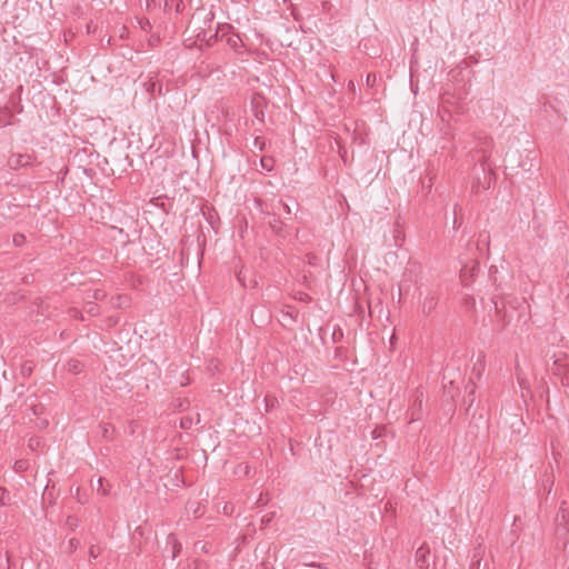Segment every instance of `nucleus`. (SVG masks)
I'll list each match as a JSON object with an SVG mask.
<instances>
[{"label":"nucleus","instance_id":"obj_1","mask_svg":"<svg viewBox=\"0 0 569 569\" xmlns=\"http://www.w3.org/2000/svg\"><path fill=\"white\" fill-rule=\"evenodd\" d=\"M495 317L498 326L507 328L515 319L519 320L525 311L523 302L516 298H493Z\"/></svg>","mask_w":569,"mask_h":569},{"label":"nucleus","instance_id":"obj_2","mask_svg":"<svg viewBox=\"0 0 569 569\" xmlns=\"http://www.w3.org/2000/svg\"><path fill=\"white\" fill-rule=\"evenodd\" d=\"M423 391L417 388L413 392L410 407L408 409L409 422L419 421L422 418Z\"/></svg>","mask_w":569,"mask_h":569},{"label":"nucleus","instance_id":"obj_3","mask_svg":"<svg viewBox=\"0 0 569 569\" xmlns=\"http://www.w3.org/2000/svg\"><path fill=\"white\" fill-rule=\"evenodd\" d=\"M550 370L555 376L560 378L563 386L569 387V361L567 359H556Z\"/></svg>","mask_w":569,"mask_h":569},{"label":"nucleus","instance_id":"obj_4","mask_svg":"<svg viewBox=\"0 0 569 569\" xmlns=\"http://www.w3.org/2000/svg\"><path fill=\"white\" fill-rule=\"evenodd\" d=\"M32 161H33V158L30 154L14 153L8 158L7 163L10 169L18 170L20 168L30 166L32 163Z\"/></svg>","mask_w":569,"mask_h":569},{"label":"nucleus","instance_id":"obj_5","mask_svg":"<svg viewBox=\"0 0 569 569\" xmlns=\"http://www.w3.org/2000/svg\"><path fill=\"white\" fill-rule=\"evenodd\" d=\"M271 210L273 211V216L278 217H290L292 214L291 207L284 202L282 199L277 200L271 204Z\"/></svg>","mask_w":569,"mask_h":569},{"label":"nucleus","instance_id":"obj_6","mask_svg":"<svg viewBox=\"0 0 569 569\" xmlns=\"http://www.w3.org/2000/svg\"><path fill=\"white\" fill-rule=\"evenodd\" d=\"M479 270V263L475 261L471 267L465 264L460 270V278L463 286H469L472 281L475 273Z\"/></svg>","mask_w":569,"mask_h":569},{"label":"nucleus","instance_id":"obj_7","mask_svg":"<svg viewBox=\"0 0 569 569\" xmlns=\"http://www.w3.org/2000/svg\"><path fill=\"white\" fill-rule=\"evenodd\" d=\"M482 173H483V181H481L480 178H477V184L473 183L472 188H479L481 187L482 189H487L489 188L490 186V180H491V170L489 168H487V163H486V160H482L479 164Z\"/></svg>","mask_w":569,"mask_h":569},{"label":"nucleus","instance_id":"obj_8","mask_svg":"<svg viewBox=\"0 0 569 569\" xmlns=\"http://www.w3.org/2000/svg\"><path fill=\"white\" fill-rule=\"evenodd\" d=\"M232 30H233V28L229 23L218 24L216 33L213 34V39L214 40L223 39V38L227 39L231 33H233Z\"/></svg>","mask_w":569,"mask_h":569},{"label":"nucleus","instance_id":"obj_9","mask_svg":"<svg viewBox=\"0 0 569 569\" xmlns=\"http://www.w3.org/2000/svg\"><path fill=\"white\" fill-rule=\"evenodd\" d=\"M13 120V113L9 107H0V128L10 126Z\"/></svg>","mask_w":569,"mask_h":569},{"label":"nucleus","instance_id":"obj_10","mask_svg":"<svg viewBox=\"0 0 569 569\" xmlns=\"http://www.w3.org/2000/svg\"><path fill=\"white\" fill-rule=\"evenodd\" d=\"M437 306V298L435 295L430 293L428 295L422 305V311L427 315H429Z\"/></svg>","mask_w":569,"mask_h":569},{"label":"nucleus","instance_id":"obj_11","mask_svg":"<svg viewBox=\"0 0 569 569\" xmlns=\"http://www.w3.org/2000/svg\"><path fill=\"white\" fill-rule=\"evenodd\" d=\"M168 543L172 545V559H174L181 551V543L172 533L168 536Z\"/></svg>","mask_w":569,"mask_h":569},{"label":"nucleus","instance_id":"obj_12","mask_svg":"<svg viewBox=\"0 0 569 569\" xmlns=\"http://www.w3.org/2000/svg\"><path fill=\"white\" fill-rule=\"evenodd\" d=\"M568 517H569V512L565 508V502H562L560 508H559V511L557 513L556 522L557 523H568Z\"/></svg>","mask_w":569,"mask_h":569},{"label":"nucleus","instance_id":"obj_13","mask_svg":"<svg viewBox=\"0 0 569 569\" xmlns=\"http://www.w3.org/2000/svg\"><path fill=\"white\" fill-rule=\"evenodd\" d=\"M556 535L558 538L567 540L569 537L568 523H557Z\"/></svg>","mask_w":569,"mask_h":569},{"label":"nucleus","instance_id":"obj_14","mask_svg":"<svg viewBox=\"0 0 569 569\" xmlns=\"http://www.w3.org/2000/svg\"><path fill=\"white\" fill-rule=\"evenodd\" d=\"M270 214H271L272 219L269 220V224L273 231L279 233L281 231L282 224H283V222L281 221V217L273 216V212Z\"/></svg>","mask_w":569,"mask_h":569},{"label":"nucleus","instance_id":"obj_15","mask_svg":"<svg viewBox=\"0 0 569 569\" xmlns=\"http://www.w3.org/2000/svg\"><path fill=\"white\" fill-rule=\"evenodd\" d=\"M227 43L232 48V49H238L242 41L240 39V37L237 34V33H231L227 39H226Z\"/></svg>","mask_w":569,"mask_h":569},{"label":"nucleus","instance_id":"obj_16","mask_svg":"<svg viewBox=\"0 0 569 569\" xmlns=\"http://www.w3.org/2000/svg\"><path fill=\"white\" fill-rule=\"evenodd\" d=\"M428 552L429 550L426 549L425 547H420L416 551V560L418 563H420V567H422V565L426 562V556L428 555Z\"/></svg>","mask_w":569,"mask_h":569},{"label":"nucleus","instance_id":"obj_17","mask_svg":"<svg viewBox=\"0 0 569 569\" xmlns=\"http://www.w3.org/2000/svg\"><path fill=\"white\" fill-rule=\"evenodd\" d=\"M12 242L16 247H21L26 242V237L21 233H16L12 238Z\"/></svg>","mask_w":569,"mask_h":569},{"label":"nucleus","instance_id":"obj_18","mask_svg":"<svg viewBox=\"0 0 569 569\" xmlns=\"http://www.w3.org/2000/svg\"><path fill=\"white\" fill-rule=\"evenodd\" d=\"M264 146H266V142L261 137H256L253 139V147L257 148L259 151H263Z\"/></svg>","mask_w":569,"mask_h":569},{"label":"nucleus","instance_id":"obj_19","mask_svg":"<svg viewBox=\"0 0 569 569\" xmlns=\"http://www.w3.org/2000/svg\"><path fill=\"white\" fill-rule=\"evenodd\" d=\"M256 106H254V116L256 118L260 121V122H263V119H264V112L263 110L261 109H258V102H254Z\"/></svg>","mask_w":569,"mask_h":569},{"label":"nucleus","instance_id":"obj_20","mask_svg":"<svg viewBox=\"0 0 569 569\" xmlns=\"http://www.w3.org/2000/svg\"><path fill=\"white\" fill-rule=\"evenodd\" d=\"M192 425V419L191 418H188V417H184V418H181L180 420V427L182 429H189Z\"/></svg>","mask_w":569,"mask_h":569},{"label":"nucleus","instance_id":"obj_21","mask_svg":"<svg viewBox=\"0 0 569 569\" xmlns=\"http://www.w3.org/2000/svg\"><path fill=\"white\" fill-rule=\"evenodd\" d=\"M99 555H100V549L97 546H91L89 549L90 558L96 559V558H98Z\"/></svg>","mask_w":569,"mask_h":569},{"label":"nucleus","instance_id":"obj_22","mask_svg":"<svg viewBox=\"0 0 569 569\" xmlns=\"http://www.w3.org/2000/svg\"><path fill=\"white\" fill-rule=\"evenodd\" d=\"M376 80H377L376 74H373V73H369V74L367 76V78H366V83H367V86L372 87V86H375Z\"/></svg>","mask_w":569,"mask_h":569},{"label":"nucleus","instance_id":"obj_23","mask_svg":"<svg viewBox=\"0 0 569 569\" xmlns=\"http://www.w3.org/2000/svg\"><path fill=\"white\" fill-rule=\"evenodd\" d=\"M260 162H261L262 168H264L266 170L270 171L272 169V167L270 164V162H271L270 159L262 158Z\"/></svg>","mask_w":569,"mask_h":569},{"label":"nucleus","instance_id":"obj_24","mask_svg":"<svg viewBox=\"0 0 569 569\" xmlns=\"http://www.w3.org/2000/svg\"><path fill=\"white\" fill-rule=\"evenodd\" d=\"M98 488H97V491L102 493V495H107L108 493V490L103 488V479L102 478H99L98 480Z\"/></svg>","mask_w":569,"mask_h":569},{"label":"nucleus","instance_id":"obj_25","mask_svg":"<svg viewBox=\"0 0 569 569\" xmlns=\"http://www.w3.org/2000/svg\"><path fill=\"white\" fill-rule=\"evenodd\" d=\"M6 496H8L7 490L4 488H0V505H6Z\"/></svg>","mask_w":569,"mask_h":569},{"label":"nucleus","instance_id":"obj_26","mask_svg":"<svg viewBox=\"0 0 569 569\" xmlns=\"http://www.w3.org/2000/svg\"><path fill=\"white\" fill-rule=\"evenodd\" d=\"M79 541L77 539H70L69 541V550L73 551L78 548Z\"/></svg>","mask_w":569,"mask_h":569},{"label":"nucleus","instance_id":"obj_27","mask_svg":"<svg viewBox=\"0 0 569 569\" xmlns=\"http://www.w3.org/2000/svg\"><path fill=\"white\" fill-rule=\"evenodd\" d=\"M479 240L482 241L485 244L489 243V234L488 233H480Z\"/></svg>","mask_w":569,"mask_h":569},{"label":"nucleus","instance_id":"obj_28","mask_svg":"<svg viewBox=\"0 0 569 569\" xmlns=\"http://www.w3.org/2000/svg\"><path fill=\"white\" fill-rule=\"evenodd\" d=\"M517 378H518V382L521 386V388H525V379L521 377L518 369H517Z\"/></svg>","mask_w":569,"mask_h":569},{"label":"nucleus","instance_id":"obj_29","mask_svg":"<svg viewBox=\"0 0 569 569\" xmlns=\"http://www.w3.org/2000/svg\"><path fill=\"white\" fill-rule=\"evenodd\" d=\"M266 406H267V411L269 410V406H273V400H270L268 397L266 398Z\"/></svg>","mask_w":569,"mask_h":569},{"label":"nucleus","instance_id":"obj_30","mask_svg":"<svg viewBox=\"0 0 569 569\" xmlns=\"http://www.w3.org/2000/svg\"><path fill=\"white\" fill-rule=\"evenodd\" d=\"M38 445H39L38 440H33V439L30 440V447L31 448L37 447Z\"/></svg>","mask_w":569,"mask_h":569},{"label":"nucleus","instance_id":"obj_31","mask_svg":"<svg viewBox=\"0 0 569 569\" xmlns=\"http://www.w3.org/2000/svg\"><path fill=\"white\" fill-rule=\"evenodd\" d=\"M38 445H39L38 440H33V439L30 440V447L31 448L37 447Z\"/></svg>","mask_w":569,"mask_h":569},{"label":"nucleus","instance_id":"obj_32","mask_svg":"<svg viewBox=\"0 0 569 569\" xmlns=\"http://www.w3.org/2000/svg\"><path fill=\"white\" fill-rule=\"evenodd\" d=\"M237 278H238V281L241 282L242 286H244V283L242 282L241 271L237 274Z\"/></svg>","mask_w":569,"mask_h":569},{"label":"nucleus","instance_id":"obj_33","mask_svg":"<svg viewBox=\"0 0 569 569\" xmlns=\"http://www.w3.org/2000/svg\"><path fill=\"white\" fill-rule=\"evenodd\" d=\"M154 87H156V83L153 82V83H151V86L148 88V90L153 91V90H154Z\"/></svg>","mask_w":569,"mask_h":569},{"label":"nucleus","instance_id":"obj_34","mask_svg":"<svg viewBox=\"0 0 569 569\" xmlns=\"http://www.w3.org/2000/svg\"><path fill=\"white\" fill-rule=\"evenodd\" d=\"M103 436L108 437V428H104Z\"/></svg>","mask_w":569,"mask_h":569},{"label":"nucleus","instance_id":"obj_35","mask_svg":"<svg viewBox=\"0 0 569 569\" xmlns=\"http://www.w3.org/2000/svg\"><path fill=\"white\" fill-rule=\"evenodd\" d=\"M22 371L29 372V371H31V368H28V369L22 368Z\"/></svg>","mask_w":569,"mask_h":569},{"label":"nucleus","instance_id":"obj_36","mask_svg":"<svg viewBox=\"0 0 569 569\" xmlns=\"http://www.w3.org/2000/svg\"><path fill=\"white\" fill-rule=\"evenodd\" d=\"M22 371L29 372V371H31V368H28V369L22 368Z\"/></svg>","mask_w":569,"mask_h":569},{"label":"nucleus","instance_id":"obj_37","mask_svg":"<svg viewBox=\"0 0 569 569\" xmlns=\"http://www.w3.org/2000/svg\"><path fill=\"white\" fill-rule=\"evenodd\" d=\"M22 371L29 372V371H31V368H28V369L22 368Z\"/></svg>","mask_w":569,"mask_h":569}]
</instances>
